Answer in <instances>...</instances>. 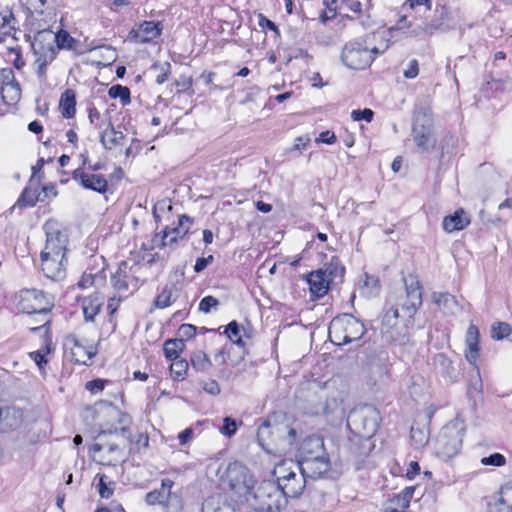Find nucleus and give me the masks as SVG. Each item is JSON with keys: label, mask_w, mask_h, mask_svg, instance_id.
<instances>
[{"label": "nucleus", "mask_w": 512, "mask_h": 512, "mask_svg": "<svg viewBox=\"0 0 512 512\" xmlns=\"http://www.w3.org/2000/svg\"><path fill=\"white\" fill-rule=\"evenodd\" d=\"M109 415L117 421L102 429L90 450L93 453L102 452V464L116 465L124 463L128 458L126 447L131 443L132 417L125 412L112 408Z\"/></svg>", "instance_id": "f257e3e1"}, {"label": "nucleus", "mask_w": 512, "mask_h": 512, "mask_svg": "<svg viewBox=\"0 0 512 512\" xmlns=\"http://www.w3.org/2000/svg\"><path fill=\"white\" fill-rule=\"evenodd\" d=\"M289 475L290 477L287 478L286 481L280 482L277 487H275L270 482H263L260 484V486L254 492V497L256 499H261L262 509H272V503L269 501V499L272 497V492L278 493L280 491L285 497L293 498L302 494L306 484V476L301 472L298 473V471L290 472Z\"/></svg>", "instance_id": "f03ea898"}, {"label": "nucleus", "mask_w": 512, "mask_h": 512, "mask_svg": "<svg viewBox=\"0 0 512 512\" xmlns=\"http://www.w3.org/2000/svg\"><path fill=\"white\" fill-rule=\"evenodd\" d=\"M465 427L464 423L454 420L440 430L435 441V453L443 461L456 456L462 446Z\"/></svg>", "instance_id": "7ed1b4c3"}, {"label": "nucleus", "mask_w": 512, "mask_h": 512, "mask_svg": "<svg viewBox=\"0 0 512 512\" xmlns=\"http://www.w3.org/2000/svg\"><path fill=\"white\" fill-rule=\"evenodd\" d=\"M257 437L262 446L267 440V445H275L281 452L290 451L297 442V430L288 424H272L269 421L264 422L258 429Z\"/></svg>", "instance_id": "20e7f679"}, {"label": "nucleus", "mask_w": 512, "mask_h": 512, "mask_svg": "<svg viewBox=\"0 0 512 512\" xmlns=\"http://www.w3.org/2000/svg\"><path fill=\"white\" fill-rule=\"evenodd\" d=\"M364 334V324L352 314L339 315L329 325V336L332 342L338 345L359 340Z\"/></svg>", "instance_id": "39448f33"}, {"label": "nucleus", "mask_w": 512, "mask_h": 512, "mask_svg": "<svg viewBox=\"0 0 512 512\" xmlns=\"http://www.w3.org/2000/svg\"><path fill=\"white\" fill-rule=\"evenodd\" d=\"M380 421L378 410L372 405H360L350 411L347 425L357 435L371 438L377 431Z\"/></svg>", "instance_id": "423d86ee"}, {"label": "nucleus", "mask_w": 512, "mask_h": 512, "mask_svg": "<svg viewBox=\"0 0 512 512\" xmlns=\"http://www.w3.org/2000/svg\"><path fill=\"white\" fill-rule=\"evenodd\" d=\"M387 47L380 50L377 47L370 48L361 41H350L342 49L341 60L350 69H365L371 65L375 55L383 53Z\"/></svg>", "instance_id": "0eeeda50"}, {"label": "nucleus", "mask_w": 512, "mask_h": 512, "mask_svg": "<svg viewBox=\"0 0 512 512\" xmlns=\"http://www.w3.org/2000/svg\"><path fill=\"white\" fill-rule=\"evenodd\" d=\"M412 137L421 152H430L436 146L433 122L430 114L424 110L415 113Z\"/></svg>", "instance_id": "6e6552de"}, {"label": "nucleus", "mask_w": 512, "mask_h": 512, "mask_svg": "<svg viewBox=\"0 0 512 512\" xmlns=\"http://www.w3.org/2000/svg\"><path fill=\"white\" fill-rule=\"evenodd\" d=\"M17 308L28 315L37 314L47 316L52 308L51 301L40 290L23 289L16 297Z\"/></svg>", "instance_id": "1a4fd4ad"}, {"label": "nucleus", "mask_w": 512, "mask_h": 512, "mask_svg": "<svg viewBox=\"0 0 512 512\" xmlns=\"http://www.w3.org/2000/svg\"><path fill=\"white\" fill-rule=\"evenodd\" d=\"M232 492L238 496L249 494L255 485V479L249 469L239 462L230 463L226 470V479Z\"/></svg>", "instance_id": "9d476101"}, {"label": "nucleus", "mask_w": 512, "mask_h": 512, "mask_svg": "<svg viewBox=\"0 0 512 512\" xmlns=\"http://www.w3.org/2000/svg\"><path fill=\"white\" fill-rule=\"evenodd\" d=\"M405 295L399 297L397 305L405 316L412 317L422 305V287L414 275L403 278Z\"/></svg>", "instance_id": "9b49d317"}, {"label": "nucleus", "mask_w": 512, "mask_h": 512, "mask_svg": "<svg viewBox=\"0 0 512 512\" xmlns=\"http://www.w3.org/2000/svg\"><path fill=\"white\" fill-rule=\"evenodd\" d=\"M46 232V244L41 254L44 256H66L68 235L61 231L55 221H47L44 225Z\"/></svg>", "instance_id": "f8f14e48"}, {"label": "nucleus", "mask_w": 512, "mask_h": 512, "mask_svg": "<svg viewBox=\"0 0 512 512\" xmlns=\"http://www.w3.org/2000/svg\"><path fill=\"white\" fill-rule=\"evenodd\" d=\"M33 50L37 55V60L42 61V65H48L56 58L58 51L52 44L51 30L38 32L33 44Z\"/></svg>", "instance_id": "ddd939ff"}, {"label": "nucleus", "mask_w": 512, "mask_h": 512, "mask_svg": "<svg viewBox=\"0 0 512 512\" xmlns=\"http://www.w3.org/2000/svg\"><path fill=\"white\" fill-rule=\"evenodd\" d=\"M130 270L131 268L128 267V263L122 261L110 278L112 287L119 295L126 296V294L130 293V289H132V291L137 289V280L131 275Z\"/></svg>", "instance_id": "4468645a"}, {"label": "nucleus", "mask_w": 512, "mask_h": 512, "mask_svg": "<svg viewBox=\"0 0 512 512\" xmlns=\"http://www.w3.org/2000/svg\"><path fill=\"white\" fill-rule=\"evenodd\" d=\"M340 404L335 397L323 398L320 395H313L304 406V411L308 415H330L337 412Z\"/></svg>", "instance_id": "2eb2a0df"}, {"label": "nucleus", "mask_w": 512, "mask_h": 512, "mask_svg": "<svg viewBox=\"0 0 512 512\" xmlns=\"http://www.w3.org/2000/svg\"><path fill=\"white\" fill-rule=\"evenodd\" d=\"M64 348L70 351L71 359L78 364L86 365L95 356L96 351L91 346H86L75 335H68L65 338Z\"/></svg>", "instance_id": "dca6fc26"}, {"label": "nucleus", "mask_w": 512, "mask_h": 512, "mask_svg": "<svg viewBox=\"0 0 512 512\" xmlns=\"http://www.w3.org/2000/svg\"><path fill=\"white\" fill-rule=\"evenodd\" d=\"M300 472L309 478H320L330 470V460L325 452L323 455L299 461Z\"/></svg>", "instance_id": "f3484780"}, {"label": "nucleus", "mask_w": 512, "mask_h": 512, "mask_svg": "<svg viewBox=\"0 0 512 512\" xmlns=\"http://www.w3.org/2000/svg\"><path fill=\"white\" fill-rule=\"evenodd\" d=\"M67 265L66 256H52L41 254V267L47 278L59 280L65 275Z\"/></svg>", "instance_id": "a211bd4d"}, {"label": "nucleus", "mask_w": 512, "mask_h": 512, "mask_svg": "<svg viewBox=\"0 0 512 512\" xmlns=\"http://www.w3.org/2000/svg\"><path fill=\"white\" fill-rule=\"evenodd\" d=\"M73 179L85 189L98 193H105L108 187V182L103 175L86 173L81 169L73 172Z\"/></svg>", "instance_id": "6ab92c4d"}, {"label": "nucleus", "mask_w": 512, "mask_h": 512, "mask_svg": "<svg viewBox=\"0 0 512 512\" xmlns=\"http://www.w3.org/2000/svg\"><path fill=\"white\" fill-rule=\"evenodd\" d=\"M323 438L318 435H310L304 439L299 447L300 461L325 454Z\"/></svg>", "instance_id": "aec40b11"}, {"label": "nucleus", "mask_w": 512, "mask_h": 512, "mask_svg": "<svg viewBox=\"0 0 512 512\" xmlns=\"http://www.w3.org/2000/svg\"><path fill=\"white\" fill-rule=\"evenodd\" d=\"M433 367L446 382L453 383L457 380L458 371L452 361L444 353L434 355Z\"/></svg>", "instance_id": "412c9836"}, {"label": "nucleus", "mask_w": 512, "mask_h": 512, "mask_svg": "<svg viewBox=\"0 0 512 512\" xmlns=\"http://www.w3.org/2000/svg\"><path fill=\"white\" fill-rule=\"evenodd\" d=\"M161 33L159 23L144 21L139 27L130 32V37L137 43H148L156 39Z\"/></svg>", "instance_id": "4be33fe9"}, {"label": "nucleus", "mask_w": 512, "mask_h": 512, "mask_svg": "<svg viewBox=\"0 0 512 512\" xmlns=\"http://www.w3.org/2000/svg\"><path fill=\"white\" fill-rule=\"evenodd\" d=\"M309 290L313 298H321L327 294L330 281L326 278L325 272L321 270L312 271L307 275Z\"/></svg>", "instance_id": "5701e85b"}, {"label": "nucleus", "mask_w": 512, "mask_h": 512, "mask_svg": "<svg viewBox=\"0 0 512 512\" xmlns=\"http://www.w3.org/2000/svg\"><path fill=\"white\" fill-rule=\"evenodd\" d=\"M415 486L404 488L400 493L396 494L388 501L384 510L385 512H403L409 507L410 501L415 492Z\"/></svg>", "instance_id": "b1692460"}, {"label": "nucleus", "mask_w": 512, "mask_h": 512, "mask_svg": "<svg viewBox=\"0 0 512 512\" xmlns=\"http://www.w3.org/2000/svg\"><path fill=\"white\" fill-rule=\"evenodd\" d=\"M174 485V482L165 478L162 479L161 488L155 489L145 496V501L148 505H156V504H166L172 497L171 489Z\"/></svg>", "instance_id": "393cba45"}, {"label": "nucleus", "mask_w": 512, "mask_h": 512, "mask_svg": "<svg viewBox=\"0 0 512 512\" xmlns=\"http://www.w3.org/2000/svg\"><path fill=\"white\" fill-rule=\"evenodd\" d=\"M479 329L476 325L471 324L466 332L465 343H466V353L465 357L467 361L471 364H474L479 355Z\"/></svg>", "instance_id": "a878e982"}, {"label": "nucleus", "mask_w": 512, "mask_h": 512, "mask_svg": "<svg viewBox=\"0 0 512 512\" xmlns=\"http://www.w3.org/2000/svg\"><path fill=\"white\" fill-rule=\"evenodd\" d=\"M39 181L31 178L29 185L23 190L20 198L17 201V205L20 207L28 206L32 207L37 202H44L45 199L42 197V192L39 191Z\"/></svg>", "instance_id": "bb28decb"}, {"label": "nucleus", "mask_w": 512, "mask_h": 512, "mask_svg": "<svg viewBox=\"0 0 512 512\" xmlns=\"http://www.w3.org/2000/svg\"><path fill=\"white\" fill-rule=\"evenodd\" d=\"M202 512H237L235 505L228 503L226 496L215 494L202 504Z\"/></svg>", "instance_id": "cd10ccee"}, {"label": "nucleus", "mask_w": 512, "mask_h": 512, "mask_svg": "<svg viewBox=\"0 0 512 512\" xmlns=\"http://www.w3.org/2000/svg\"><path fill=\"white\" fill-rule=\"evenodd\" d=\"M470 223V218L463 209L456 210L453 214L445 216L442 227L447 233L462 230Z\"/></svg>", "instance_id": "c85d7f7f"}, {"label": "nucleus", "mask_w": 512, "mask_h": 512, "mask_svg": "<svg viewBox=\"0 0 512 512\" xmlns=\"http://www.w3.org/2000/svg\"><path fill=\"white\" fill-rule=\"evenodd\" d=\"M186 222H191L190 217L182 215L179 217L176 227L167 226L163 231V245H173L177 243L178 239L182 238L188 232L189 228L184 227Z\"/></svg>", "instance_id": "c756f323"}, {"label": "nucleus", "mask_w": 512, "mask_h": 512, "mask_svg": "<svg viewBox=\"0 0 512 512\" xmlns=\"http://www.w3.org/2000/svg\"><path fill=\"white\" fill-rule=\"evenodd\" d=\"M103 304L104 297L98 292L85 297L82 301V309L85 320L93 321Z\"/></svg>", "instance_id": "7c9ffc66"}, {"label": "nucleus", "mask_w": 512, "mask_h": 512, "mask_svg": "<svg viewBox=\"0 0 512 512\" xmlns=\"http://www.w3.org/2000/svg\"><path fill=\"white\" fill-rule=\"evenodd\" d=\"M124 139V134L121 131H116L111 122H108L107 127L100 133V142L106 149L111 150L123 145Z\"/></svg>", "instance_id": "2f4dec72"}, {"label": "nucleus", "mask_w": 512, "mask_h": 512, "mask_svg": "<svg viewBox=\"0 0 512 512\" xmlns=\"http://www.w3.org/2000/svg\"><path fill=\"white\" fill-rule=\"evenodd\" d=\"M447 20L448 12L444 7H442L440 10H436L434 18L423 26V33L432 35L435 32L447 31L449 29Z\"/></svg>", "instance_id": "473e14b6"}, {"label": "nucleus", "mask_w": 512, "mask_h": 512, "mask_svg": "<svg viewBox=\"0 0 512 512\" xmlns=\"http://www.w3.org/2000/svg\"><path fill=\"white\" fill-rule=\"evenodd\" d=\"M320 270L325 272L326 278L331 284L342 282L345 274V267L341 264L337 256H333L330 262L326 264L325 268Z\"/></svg>", "instance_id": "72a5a7b5"}, {"label": "nucleus", "mask_w": 512, "mask_h": 512, "mask_svg": "<svg viewBox=\"0 0 512 512\" xmlns=\"http://www.w3.org/2000/svg\"><path fill=\"white\" fill-rule=\"evenodd\" d=\"M433 302L446 314H453L457 309V300L449 293L434 292L432 294Z\"/></svg>", "instance_id": "f704fd0d"}, {"label": "nucleus", "mask_w": 512, "mask_h": 512, "mask_svg": "<svg viewBox=\"0 0 512 512\" xmlns=\"http://www.w3.org/2000/svg\"><path fill=\"white\" fill-rule=\"evenodd\" d=\"M59 108L64 118L74 117L76 113V96L73 90L67 89L62 93Z\"/></svg>", "instance_id": "c9c22d12"}, {"label": "nucleus", "mask_w": 512, "mask_h": 512, "mask_svg": "<svg viewBox=\"0 0 512 512\" xmlns=\"http://www.w3.org/2000/svg\"><path fill=\"white\" fill-rule=\"evenodd\" d=\"M296 471L300 472L299 462L294 463L291 460L281 461L278 465L275 466L273 470V475L276 477L277 480V486L280 484V482H284L287 480V478L290 477V472Z\"/></svg>", "instance_id": "e433bc0d"}, {"label": "nucleus", "mask_w": 512, "mask_h": 512, "mask_svg": "<svg viewBox=\"0 0 512 512\" xmlns=\"http://www.w3.org/2000/svg\"><path fill=\"white\" fill-rule=\"evenodd\" d=\"M177 298V288L173 285H166L162 292L156 297L154 305L156 308H166L175 302Z\"/></svg>", "instance_id": "4c0bfd02"}, {"label": "nucleus", "mask_w": 512, "mask_h": 512, "mask_svg": "<svg viewBox=\"0 0 512 512\" xmlns=\"http://www.w3.org/2000/svg\"><path fill=\"white\" fill-rule=\"evenodd\" d=\"M56 43L57 51L60 49H75L76 40L65 30H59L57 33L52 32V44Z\"/></svg>", "instance_id": "58836bf2"}, {"label": "nucleus", "mask_w": 512, "mask_h": 512, "mask_svg": "<svg viewBox=\"0 0 512 512\" xmlns=\"http://www.w3.org/2000/svg\"><path fill=\"white\" fill-rule=\"evenodd\" d=\"M1 97L4 103H16L21 97V89L18 82L1 86Z\"/></svg>", "instance_id": "ea45409f"}, {"label": "nucleus", "mask_w": 512, "mask_h": 512, "mask_svg": "<svg viewBox=\"0 0 512 512\" xmlns=\"http://www.w3.org/2000/svg\"><path fill=\"white\" fill-rule=\"evenodd\" d=\"M19 421L16 417V410L11 407H0V429L16 427Z\"/></svg>", "instance_id": "a19ab883"}, {"label": "nucleus", "mask_w": 512, "mask_h": 512, "mask_svg": "<svg viewBox=\"0 0 512 512\" xmlns=\"http://www.w3.org/2000/svg\"><path fill=\"white\" fill-rule=\"evenodd\" d=\"M184 347L185 343L183 339H169L164 343V355L169 360H175L179 358V353L184 349Z\"/></svg>", "instance_id": "79ce46f5"}, {"label": "nucleus", "mask_w": 512, "mask_h": 512, "mask_svg": "<svg viewBox=\"0 0 512 512\" xmlns=\"http://www.w3.org/2000/svg\"><path fill=\"white\" fill-rule=\"evenodd\" d=\"M190 361H191L192 367L195 370L200 371V372H206L212 366V363H211L209 357L203 351H195L191 355Z\"/></svg>", "instance_id": "37998d69"}, {"label": "nucleus", "mask_w": 512, "mask_h": 512, "mask_svg": "<svg viewBox=\"0 0 512 512\" xmlns=\"http://www.w3.org/2000/svg\"><path fill=\"white\" fill-rule=\"evenodd\" d=\"M99 478L98 493L101 498L108 499L113 495L115 483L109 480L105 474H97Z\"/></svg>", "instance_id": "c03bdc74"}, {"label": "nucleus", "mask_w": 512, "mask_h": 512, "mask_svg": "<svg viewBox=\"0 0 512 512\" xmlns=\"http://www.w3.org/2000/svg\"><path fill=\"white\" fill-rule=\"evenodd\" d=\"M379 289L380 285L378 278L365 274L364 285L361 288V293L364 296L371 298L378 294Z\"/></svg>", "instance_id": "a18cd8bd"}, {"label": "nucleus", "mask_w": 512, "mask_h": 512, "mask_svg": "<svg viewBox=\"0 0 512 512\" xmlns=\"http://www.w3.org/2000/svg\"><path fill=\"white\" fill-rule=\"evenodd\" d=\"M108 95L112 99L119 98L123 105L130 103L131 100L129 88L119 84L110 87V89L108 90Z\"/></svg>", "instance_id": "49530a36"}, {"label": "nucleus", "mask_w": 512, "mask_h": 512, "mask_svg": "<svg viewBox=\"0 0 512 512\" xmlns=\"http://www.w3.org/2000/svg\"><path fill=\"white\" fill-rule=\"evenodd\" d=\"M225 334L236 345L244 346L245 343L242 339L241 329L236 321H231L225 328Z\"/></svg>", "instance_id": "de8ad7c7"}, {"label": "nucleus", "mask_w": 512, "mask_h": 512, "mask_svg": "<svg viewBox=\"0 0 512 512\" xmlns=\"http://www.w3.org/2000/svg\"><path fill=\"white\" fill-rule=\"evenodd\" d=\"M511 332V326L506 322H496L491 327V337L497 341L508 337Z\"/></svg>", "instance_id": "09e8293b"}, {"label": "nucleus", "mask_w": 512, "mask_h": 512, "mask_svg": "<svg viewBox=\"0 0 512 512\" xmlns=\"http://www.w3.org/2000/svg\"><path fill=\"white\" fill-rule=\"evenodd\" d=\"M188 370V362L184 359L172 360L170 365V371L175 375L176 378H183Z\"/></svg>", "instance_id": "8fccbe9b"}, {"label": "nucleus", "mask_w": 512, "mask_h": 512, "mask_svg": "<svg viewBox=\"0 0 512 512\" xmlns=\"http://www.w3.org/2000/svg\"><path fill=\"white\" fill-rule=\"evenodd\" d=\"M14 23L15 17L10 9L6 8L0 12L1 29L9 28L10 30H15Z\"/></svg>", "instance_id": "3c124183"}, {"label": "nucleus", "mask_w": 512, "mask_h": 512, "mask_svg": "<svg viewBox=\"0 0 512 512\" xmlns=\"http://www.w3.org/2000/svg\"><path fill=\"white\" fill-rule=\"evenodd\" d=\"M219 301L213 296H205L199 303V311L205 314L210 313L212 309H216Z\"/></svg>", "instance_id": "603ef678"}, {"label": "nucleus", "mask_w": 512, "mask_h": 512, "mask_svg": "<svg viewBox=\"0 0 512 512\" xmlns=\"http://www.w3.org/2000/svg\"><path fill=\"white\" fill-rule=\"evenodd\" d=\"M481 463L483 465H492V466H503L506 463L505 457L500 453H493L488 457H483L481 459Z\"/></svg>", "instance_id": "864d4df0"}, {"label": "nucleus", "mask_w": 512, "mask_h": 512, "mask_svg": "<svg viewBox=\"0 0 512 512\" xmlns=\"http://www.w3.org/2000/svg\"><path fill=\"white\" fill-rule=\"evenodd\" d=\"M373 116H374V112L369 108H365L363 110H353L351 112V118L354 121L365 120L366 122H371L373 119Z\"/></svg>", "instance_id": "5fc2aeb1"}, {"label": "nucleus", "mask_w": 512, "mask_h": 512, "mask_svg": "<svg viewBox=\"0 0 512 512\" xmlns=\"http://www.w3.org/2000/svg\"><path fill=\"white\" fill-rule=\"evenodd\" d=\"M17 82L15 80L14 71L11 68L0 69V84L1 86L9 85Z\"/></svg>", "instance_id": "6e6d98bb"}, {"label": "nucleus", "mask_w": 512, "mask_h": 512, "mask_svg": "<svg viewBox=\"0 0 512 512\" xmlns=\"http://www.w3.org/2000/svg\"><path fill=\"white\" fill-rule=\"evenodd\" d=\"M170 67H171V66H170V64H169L168 62H165V63H164V64H162V65H156V64H155V65L153 66V68H154V69H158V68H160V69H161L160 74H158V75L156 76V80H155V81H156V83H157V84L161 85V84H163L165 81H167L168 76H169V74H170Z\"/></svg>", "instance_id": "4d7b16f0"}, {"label": "nucleus", "mask_w": 512, "mask_h": 512, "mask_svg": "<svg viewBox=\"0 0 512 512\" xmlns=\"http://www.w3.org/2000/svg\"><path fill=\"white\" fill-rule=\"evenodd\" d=\"M237 424L236 421L230 417L224 418L223 427L220 429V432L227 436H232L236 433Z\"/></svg>", "instance_id": "13d9d810"}, {"label": "nucleus", "mask_w": 512, "mask_h": 512, "mask_svg": "<svg viewBox=\"0 0 512 512\" xmlns=\"http://www.w3.org/2000/svg\"><path fill=\"white\" fill-rule=\"evenodd\" d=\"M419 74V65L416 59L409 61L407 68L404 70L403 75L407 79H414Z\"/></svg>", "instance_id": "bf43d9fd"}, {"label": "nucleus", "mask_w": 512, "mask_h": 512, "mask_svg": "<svg viewBox=\"0 0 512 512\" xmlns=\"http://www.w3.org/2000/svg\"><path fill=\"white\" fill-rule=\"evenodd\" d=\"M502 504L512 508V483L503 486L499 492Z\"/></svg>", "instance_id": "052dcab7"}, {"label": "nucleus", "mask_w": 512, "mask_h": 512, "mask_svg": "<svg viewBox=\"0 0 512 512\" xmlns=\"http://www.w3.org/2000/svg\"><path fill=\"white\" fill-rule=\"evenodd\" d=\"M489 512H512V508L508 507L501 502V495L495 499L494 502L489 503L488 506Z\"/></svg>", "instance_id": "680f3d73"}, {"label": "nucleus", "mask_w": 512, "mask_h": 512, "mask_svg": "<svg viewBox=\"0 0 512 512\" xmlns=\"http://www.w3.org/2000/svg\"><path fill=\"white\" fill-rule=\"evenodd\" d=\"M411 437L419 446H423L428 442L425 432L419 428H411Z\"/></svg>", "instance_id": "e2e57ef3"}, {"label": "nucleus", "mask_w": 512, "mask_h": 512, "mask_svg": "<svg viewBox=\"0 0 512 512\" xmlns=\"http://www.w3.org/2000/svg\"><path fill=\"white\" fill-rule=\"evenodd\" d=\"M202 389L211 395H218L220 393V386L215 380H208L201 384Z\"/></svg>", "instance_id": "0e129e2a"}, {"label": "nucleus", "mask_w": 512, "mask_h": 512, "mask_svg": "<svg viewBox=\"0 0 512 512\" xmlns=\"http://www.w3.org/2000/svg\"><path fill=\"white\" fill-rule=\"evenodd\" d=\"M213 260H214V257L212 255H209L208 257L198 258L194 265V271L196 273L202 272L210 263L213 262Z\"/></svg>", "instance_id": "69168bd1"}, {"label": "nucleus", "mask_w": 512, "mask_h": 512, "mask_svg": "<svg viewBox=\"0 0 512 512\" xmlns=\"http://www.w3.org/2000/svg\"><path fill=\"white\" fill-rule=\"evenodd\" d=\"M336 141V136L334 132L329 130L323 131L320 133L319 137L316 139V142L333 144Z\"/></svg>", "instance_id": "338daca9"}, {"label": "nucleus", "mask_w": 512, "mask_h": 512, "mask_svg": "<svg viewBox=\"0 0 512 512\" xmlns=\"http://www.w3.org/2000/svg\"><path fill=\"white\" fill-rule=\"evenodd\" d=\"M178 332L182 337L192 338L196 333V328L191 324H182Z\"/></svg>", "instance_id": "774afa93"}]
</instances>
